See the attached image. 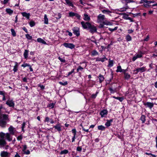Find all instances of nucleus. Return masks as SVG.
Returning <instances> with one entry per match:
<instances>
[{
    "mask_svg": "<svg viewBox=\"0 0 157 157\" xmlns=\"http://www.w3.org/2000/svg\"><path fill=\"white\" fill-rule=\"evenodd\" d=\"M1 118L2 119V120L0 121V126L3 127H5L6 124V121L9 120L8 115L4 114H1Z\"/></svg>",
    "mask_w": 157,
    "mask_h": 157,
    "instance_id": "nucleus-1",
    "label": "nucleus"
},
{
    "mask_svg": "<svg viewBox=\"0 0 157 157\" xmlns=\"http://www.w3.org/2000/svg\"><path fill=\"white\" fill-rule=\"evenodd\" d=\"M6 104L10 107H14L15 105L14 101L12 100H10L9 96H8V100L6 101Z\"/></svg>",
    "mask_w": 157,
    "mask_h": 157,
    "instance_id": "nucleus-2",
    "label": "nucleus"
},
{
    "mask_svg": "<svg viewBox=\"0 0 157 157\" xmlns=\"http://www.w3.org/2000/svg\"><path fill=\"white\" fill-rule=\"evenodd\" d=\"M105 19V15L101 14H100L97 17V22L98 23H103Z\"/></svg>",
    "mask_w": 157,
    "mask_h": 157,
    "instance_id": "nucleus-3",
    "label": "nucleus"
},
{
    "mask_svg": "<svg viewBox=\"0 0 157 157\" xmlns=\"http://www.w3.org/2000/svg\"><path fill=\"white\" fill-rule=\"evenodd\" d=\"M88 29L90 32L91 33H94L97 32V28L96 27L93 25L90 24V25Z\"/></svg>",
    "mask_w": 157,
    "mask_h": 157,
    "instance_id": "nucleus-4",
    "label": "nucleus"
},
{
    "mask_svg": "<svg viewBox=\"0 0 157 157\" xmlns=\"http://www.w3.org/2000/svg\"><path fill=\"white\" fill-rule=\"evenodd\" d=\"M73 33L77 36L80 35L79 29L77 27H74L72 29Z\"/></svg>",
    "mask_w": 157,
    "mask_h": 157,
    "instance_id": "nucleus-5",
    "label": "nucleus"
},
{
    "mask_svg": "<svg viewBox=\"0 0 157 157\" xmlns=\"http://www.w3.org/2000/svg\"><path fill=\"white\" fill-rule=\"evenodd\" d=\"M63 45L66 48L72 49L75 47V45L71 43H64Z\"/></svg>",
    "mask_w": 157,
    "mask_h": 157,
    "instance_id": "nucleus-6",
    "label": "nucleus"
},
{
    "mask_svg": "<svg viewBox=\"0 0 157 157\" xmlns=\"http://www.w3.org/2000/svg\"><path fill=\"white\" fill-rule=\"evenodd\" d=\"M69 16L70 17H73L75 16L78 19H79L80 17V16L78 13L73 12H70L69 13Z\"/></svg>",
    "mask_w": 157,
    "mask_h": 157,
    "instance_id": "nucleus-7",
    "label": "nucleus"
},
{
    "mask_svg": "<svg viewBox=\"0 0 157 157\" xmlns=\"http://www.w3.org/2000/svg\"><path fill=\"white\" fill-rule=\"evenodd\" d=\"M81 24L83 28L85 29H88L89 26L90 25V23L88 22L85 23L84 21H82L81 22Z\"/></svg>",
    "mask_w": 157,
    "mask_h": 157,
    "instance_id": "nucleus-8",
    "label": "nucleus"
},
{
    "mask_svg": "<svg viewBox=\"0 0 157 157\" xmlns=\"http://www.w3.org/2000/svg\"><path fill=\"white\" fill-rule=\"evenodd\" d=\"M65 4L69 6H71L72 7H74L73 2L72 0H65Z\"/></svg>",
    "mask_w": 157,
    "mask_h": 157,
    "instance_id": "nucleus-9",
    "label": "nucleus"
},
{
    "mask_svg": "<svg viewBox=\"0 0 157 157\" xmlns=\"http://www.w3.org/2000/svg\"><path fill=\"white\" fill-rule=\"evenodd\" d=\"M7 143L3 139H0V147H2L6 145Z\"/></svg>",
    "mask_w": 157,
    "mask_h": 157,
    "instance_id": "nucleus-10",
    "label": "nucleus"
},
{
    "mask_svg": "<svg viewBox=\"0 0 157 157\" xmlns=\"http://www.w3.org/2000/svg\"><path fill=\"white\" fill-rule=\"evenodd\" d=\"M101 12L104 14L110 15V13H112V11L109 10L108 9H102L101 10Z\"/></svg>",
    "mask_w": 157,
    "mask_h": 157,
    "instance_id": "nucleus-11",
    "label": "nucleus"
},
{
    "mask_svg": "<svg viewBox=\"0 0 157 157\" xmlns=\"http://www.w3.org/2000/svg\"><path fill=\"white\" fill-rule=\"evenodd\" d=\"M8 130L10 132V134L14 135L15 133V130L14 128L12 126H10Z\"/></svg>",
    "mask_w": 157,
    "mask_h": 157,
    "instance_id": "nucleus-12",
    "label": "nucleus"
},
{
    "mask_svg": "<svg viewBox=\"0 0 157 157\" xmlns=\"http://www.w3.org/2000/svg\"><path fill=\"white\" fill-rule=\"evenodd\" d=\"M140 54H137L133 57L132 59L133 61H135L138 58H140L142 57L143 52H140Z\"/></svg>",
    "mask_w": 157,
    "mask_h": 157,
    "instance_id": "nucleus-13",
    "label": "nucleus"
},
{
    "mask_svg": "<svg viewBox=\"0 0 157 157\" xmlns=\"http://www.w3.org/2000/svg\"><path fill=\"white\" fill-rule=\"evenodd\" d=\"M61 126L60 124L58 123H57L56 125L54 126L53 128H55V129H56L58 131L60 132L61 130Z\"/></svg>",
    "mask_w": 157,
    "mask_h": 157,
    "instance_id": "nucleus-14",
    "label": "nucleus"
},
{
    "mask_svg": "<svg viewBox=\"0 0 157 157\" xmlns=\"http://www.w3.org/2000/svg\"><path fill=\"white\" fill-rule=\"evenodd\" d=\"M142 3H144V6L148 8L149 7L150 5H149V3H148V2H148V1L147 0H142L141 1Z\"/></svg>",
    "mask_w": 157,
    "mask_h": 157,
    "instance_id": "nucleus-15",
    "label": "nucleus"
},
{
    "mask_svg": "<svg viewBox=\"0 0 157 157\" xmlns=\"http://www.w3.org/2000/svg\"><path fill=\"white\" fill-rule=\"evenodd\" d=\"M144 105H145L147 106L150 109H151L154 105V104L151 102H147L146 103H144Z\"/></svg>",
    "mask_w": 157,
    "mask_h": 157,
    "instance_id": "nucleus-16",
    "label": "nucleus"
},
{
    "mask_svg": "<svg viewBox=\"0 0 157 157\" xmlns=\"http://www.w3.org/2000/svg\"><path fill=\"white\" fill-rule=\"evenodd\" d=\"M6 137L7 140L9 141H10L12 140V137L10 136V134L9 133H6Z\"/></svg>",
    "mask_w": 157,
    "mask_h": 157,
    "instance_id": "nucleus-17",
    "label": "nucleus"
},
{
    "mask_svg": "<svg viewBox=\"0 0 157 157\" xmlns=\"http://www.w3.org/2000/svg\"><path fill=\"white\" fill-rule=\"evenodd\" d=\"M146 70L145 67H141L138 68H137V71L141 73L145 71Z\"/></svg>",
    "mask_w": 157,
    "mask_h": 157,
    "instance_id": "nucleus-18",
    "label": "nucleus"
},
{
    "mask_svg": "<svg viewBox=\"0 0 157 157\" xmlns=\"http://www.w3.org/2000/svg\"><path fill=\"white\" fill-rule=\"evenodd\" d=\"M21 14L23 17H26L27 19H29L30 15V13H27L26 12L21 13Z\"/></svg>",
    "mask_w": 157,
    "mask_h": 157,
    "instance_id": "nucleus-19",
    "label": "nucleus"
},
{
    "mask_svg": "<svg viewBox=\"0 0 157 157\" xmlns=\"http://www.w3.org/2000/svg\"><path fill=\"white\" fill-rule=\"evenodd\" d=\"M84 17L83 19L84 20L86 21H89L90 20V17L87 14L85 13L84 14Z\"/></svg>",
    "mask_w": 157,
    "mask_h": 157,
    "instance_id": "nucleus-20",
    "label": "nucleus"
},
{
    "mask_svg": "<svg viewBox=\"0 0 157 157\" xmlns=\"http://www.w3.org/2000/svg\"><path fill=\"white\" fill-rule=\"evenodd\" d=\"M103 23L104 25H113V23L108 20H105V21H104L103 22Z\"/></svg>",
    "mask_w": 157,
    "mask_h": 157,
    "instance_id": "nucleus-21",
    "label": "nucleus"
},
{
    "mask_svg": "<svg viewBox=\"0 0 157 157\" xmlns=\"http://www.w3.org/2000/svg\"><path fill=\"white\" fill-rule=\"evenodd\" d=\"M100 114L101 117H104L107 114V111L106 110H104L100 112Z\"/></svg>",
    "mask_w": 157,
    "mask_h": 157,
    "instance_id": "nucleus-22",
    "label": "nucleus"
},
{
    "mask_svg": "<svg viewBox=\"0 0 157 157\" xmlns=\"http://www.w3.org/2000/svg\"><path fill=\"white\" fill-rule=\"evenodd\" d=\"M126 70L124 71V77L125 79H128L130 77V75L128 73H126Z\"/></svg>",
    "mask_w": 157,
    "mask_h": 157,
    "instance_id": "nucleus-23",
    "label": "nucleus"
},
{
    "mask_svg": "<svg viewBox=\"0 0 157 157\" xmlns=\"http://www.w3.org/2000/svg\"><path fill=\"white\" fill-rule=\"evenodd\" d=\"M8 153L6 151H2L1 153V155L2 157H6L8 156Z\"/></svg>",
    "mask_w": 157,
    "mask_h": 157,
    "instance_id": "nucleus-24",
    "label": "nucleus"
},
{
    "mask_svg": "<svg viewBox=\"0 0 157 157\" xmlns=\"http://www.w3.org/2000/svg\"><path fill=\"white\" fill-rule=\"evenodd\" d=\"M126 70L122 69L121 66H118L117 67V69L116 70L117 72H121L124 73V71Z\"/></svg>",
    "mask_w": 157,
    "mask_h": 157,
    "instance_id": "nucleus-25",
    "label": "nucleus"
},
{
    "mask_svg": "<svg viewBox=\"0 0 157 157\" xmlns=\"http://www.w3.org/2000/svg\"><path fill=\"white\" fill-rule=\"evenodd\" d=\"M37 41L38 42L41 43L43 44H46V42L41 38H38L37 39Z\"/></svg>",
    "mask_w": 157,
    "mask_h": 157,
    "instance_id": "nucleus-26",
    "label": "nucleus"
},
{
    "mask_svg": "<svg viewBox=\"0 0 157 157\" xmlns=\"http://www.w3.org/2000/svg\"><path fill=\"white\" fill-rule=\"evenodd\" d=\"M44 23L46 24H48V19L47 18V16L46 14H45L44 15Z\"/></svg>",
    "mask_w": 157,
    "mask_h": 157,
    "instance_id": "nucleus-27",
    "label": "nucleus"
},
{
    "mask_svg": "<svg viewBox=\"0 0 157 157\" xmlns=\"http://www.w3.org/2000/svg\"><path fill=\"white\" fill-rule=\"evenodd\" d=\"M6 11L7 13L10 15L13 12V10L10 9H6Z\"/></svg>",
    "mask_w": 157,
    "mask_h": 157,
    "instance_id": "nucleus-28",
    "label": "nucleus"
},
{
    "mask_svg": "<svg viewBox=\"0 0 157 157\" xmlns=\"http://www.w3.org/2000/svg\"><path fill=\"white\" fill-rule=\"evenodd\" d=\"M2 100L5 101L6 100V99L9 96L6 93H5L4 94L2 95Z\"/></svg>",
    "mask_w": 157,
    "mask_h": 157,
    "instance_id": "nucleus-29",
    "label": "nucleus"
},
{
    "mask_svg": "<svg viewBox=\"0 0 157 157\" xmlns=\"http://www.w3.org/2000/svg\"><path fill=\"white\" fill-rule=\"evenodd\" d=\"M15 65L14 66L13 71L14 72H16L17 71V67H18V63L17 62H15Z\"/></svg>",
    "mask_w": 157,
    "mask_h": 157,
    "instance_id": "nucleus-30",
    "label": "nucleus"
},
{
    "mask_svg": "<svg viewBox=\"0 0 157 157\" xmlns=\"http://www.w3.org/2000/svg\"><path fill=\"white\" fill-rule=\"evenodd\" d=\"M80 125L81 126V127H82L83 130L86 132H89V129H86L85 128H86V127L88 126L87 125H85V126H84V127L83 126L82 124H81Z\"/></svg>",
    "mask_w": 157,
    "mask_h": 157,
    "instance_id": "nucleus-31",
    "label": "nucleus"
},
{
    "mask_svg": "<svg viewBox=\"0 0 157 157\" xmlns=\"http://www.w3.org/2000/svg\"><path fill=\"white\" fill-rule=\"evenodd\" d=\"M113 98H115L116 99H117V100H118L121 102L124 99V98L123 97H116L114 96H113Z\"/></svg>",
    "mask_w": 157,
    "mask_h": 157,
    "instance_id": "nucleus-32",
    "label": "nucleus"
},
{
    "mask_svg": "<svg viewBox=\"0 0 157 157\" xmlns=\"http://www.w3.org/2000/svg\"><path fill=\"white\" fill-rule=\"evenodd\" d=\"M29 51L27 50H25V52L24 54V57L26 59L28 57V54Z\"/></svg>",
    "mask_w": 157,
    "mask_h": 157,
    "instance_id": "nucleus-33",
    "label": "nucleus"
},
{
    "mask_svg": "<svg viewBox=\"0 0 157 157\" xmlns=\"http://www.w3.org/2000/svg\"><path fill=\"white\" fill-rule=\"evenodd\" d=\"M104 77L103 76L100 75L99 76V79L100 82H101L104 80Z\"/></svg>",
    "mask_w": 157,
    "mask_h": 157,
    "instance_id": "nucleus-34",
    "label": "nucleus"
},
{
    "mask_svg": "<svg viewBox=\"0 0 157 157\" xmlns=\"http://www.w3.org/2000/svg\"><path fill=\"white\" fill-rule=\"evenodd\" d=\"M92 55L93 56H95L98 55V52L96 50H94L91 52Z\"/></svg>",
    "mask_w": 157,
    "mask_h": 157,
    "instance_id": "nucleus-35",
    "label": "nucleus"
},
{
    "mask_svg": "<svg viewBox=\"0 0 157 157\" xmlns=\"http://www.w3.org/2000/svg\"><path fill=\"white\" fill-rule=\"evenodd\" d=\"M98 129L99 130H104L105 129V127L102 125H100L98 126Z\"/></svg>",
    "mask_w": 157,
    "mask_h": 157,
    "instance_id": "nucleus-36",
    "label": "nucleus"
},
{
    "mask_svg": "<svg viewBox=\"0 0 157 157\" xmlns=\"http://www.w3.org/2000/svg\"><path fill=\"white\" fill-rule=\"evenodd\" d=\"M126 39L127 41H130L132 40V37L129 35L126 36Z\"/></svg>",
    "mask_w": 157,
    "mask_h": 157,
    "instance_id": "nucleus-37",
    "label": "nucleus"
},
{
    "mask_svg": "<svg viewBox=\"0 0 157 157\" xmlns=\"http://www.w3.org/2000/svg\"><path fill=\"white\" fill-rule=\"evenodd\" d=\"M112 121V120H111L110 121H108L105 123V125L107 127H109L110 125V123Z\"/></svg>",
    "mask_w": 157,
    "mask_h": 157,
    "instance_id": "nucleus-38",
    "label": "nucleus"
},
{
    "mask_svg": "<svg viewBox=\"0 0 157 157\" xmlns=\"http://www.w3.org/2000/svg\"><path fill=\"white\" fill-rule=\"evenodd\" d=\"M128 7H127L125 8H123L120 9L119 11H126V10L127 9H128Z\"/></svg>",
    "mask_w": 157,
    "mask_h": 157,
    "instance_id": "nucleus-39",
    "label": "nucleus"
},
{
    "mask_svg": "<svg viewBox=\"0 0 157 157\" xmlns=\"http://www.w3.org/2000/svg\"><path fill=\"white\" fill-rule=\"evenodd\" d=\"M141 120L143 123H144L145 121V117L144 115H142L141 117Z\"/></svg>",
    "mask_w": 157,
    "mask_h": 157,
    "instance_id": "nucleus-40",
    "label": "nucleus"
},
{
    "mask_svg": "<svg viewBox=\"0 0 157 157\" xmlns=\"http://www.w3.org/2000/svg\"><path fill=\"white\" fill-rule=\"evenodd\" d=\"M68 151L67 150H65L63 151H61L60 154H66L68 153Z\"/></svg>",
    "mask_w": 157,
    "mask_h": 157,
    "instance_id": "nucleus-41",
    "label": "nucleus"
},
{
    "mask_svg": "<svg viewBox=\"0 0 157 157\" xmlns=\"http://www.w3.org/2000/svg\"><path fill=\"white\" fill-rule=\"evenodd\" d=\"M123 2L126 3L133 2L134 1L132 0H122Z\"/></svg>",
    "mask_w": 157,
    "mask_h": 157,
    "instance_id": "nucleus-42",
    "label": "nucleus"
},
{
    "mask_svg": "<svg viewBox=\"0 0 157 157\" xmlns=\"http://www.w3.org/2000/svg\"><path fill=\"white\" fill-rule=\"evenodd\" d=\"M35 25V23L34 21H31L29 23V25L31 27L34 26Z\"/></svg>",
    "mask_w": 157,
    "mask_h": 157,
    "instance_id": "nucleus-43",
    "label": "nucleus"
},
{
    "mask_svg": "<svg viewBox=\"0 0 157 157\" xmlns=\"http://www.w3.org/2000/svg\"><path fill=\"white\" fill-rule=\"evenodd\" d=\"M117 29H118V27H116L114 29H111L110 28H109V31H111V32H112L113 31L117 30Z\"/></svg>",
    "mask_w": 157,
    "mask_h": 157,
    "instance_id": "nucleus-44",
    "label": "nucleus"
},
{
    "mask_svg": "<svg viewBox=\"0 0 157 157\" xmlns=\"http://www.w3.org/2000/svg\"><path fill=\"white\" fill-rule=\"evenodd\" d=\"M11 31L12 35L14 36H16V33L15 30L13 29H11Z\"/></svg>",
    "mask_w": 157,
    "mask_h": 157,
    "instance_id": "nucleus-45",
    "label": "nucleus"
},
{
    "mask_svg": "<svg viewBox=\"0 0 157 157\" xmlns=\"http://www.w3.org/2000/svg\"><path fill=\"white\" fill-rule=\"evenodd\" d=\"M109 90L110 91L111 93H114L116 91V89H115L113 90L112 88H109Z\"/></svg>",
    "mask_w": 157,
    "mask_h": 157,
    "instance_id": "nucleus-46",
    "label": "nucleus"
},
{
    "mask_svg": "<svg viewBox=\"0 0 157 157\" xmlns=\"http://www.w3.org/2000/svg\"><path fill=\"white\" fill-rule=\"evenodd\" d=\"M125 16H126L127 17V18H126V19L129 20H130V21L131 22H133V20H132V19L131 18L128 17V15L125 14Z\"/></svg>",
    "mask_w": 157,
    "mask_h": 157,
    "instance_id": "nucleus-47",
    "label": "nucleus"
},
{
    "mask_svg": "<svg viewBox=\"0 0 157 157\" xmlns=\"http://www.w3.org/2000/svg\"><path fill=\"white\" fill-rule=\"evenodd\" d=\"M5 136H6V134L2 132H1L0 133V136L1 139H3L4 137Z\"/></svg>",
    "mask_w": 157,
    "mask_h": 157,
    "instance_id": "nucleus-48",
    "label": "nucleus"
},
{
    "mask_svg": "<svg viewBox=\"0 0 157 157\" xmlns=\"http://www.w3.org/2000/svg\"><path fill=\"white\" fill-rule=\"evenodd\" d=\"M83 69V68L81 66H79L77 69V71L78 72L79 71H82Z\"/></svg>",
    "mask_w": 157,
    "mask_h": 157,
    "instance_id": "nucleus-49",
    "label": "nucleus"
},
{
    "mask_svg": "<svg viewBox=\"0 0 157 157\" xmlns=\"http://www.w3.org/2000/svg\"><path fill=\"white\" fill-rule=\"evenodd\" d=\"M55 105V104L53 103H50L48 105V107L51 108H53Z\"/></svg>",
    "mask_w": 157,
    "mask_h": 157,
    "instance_id": "nucleus-50",
    "label": "nucleus"
},
{
    "mask_svg": "<svg viewBox=\"0 0 157 157\" xmlns=\"http://www.w3.org/2000/svg\"><path fill=\"white\" fill-rule=\"evenodd\" d=\"M30 65L26 63H24L23 64L21 65V67H29L30 66Z\"/></svg>",
    "mask_w": 157,
    "mask_h": 157,
    "instance_id": "nucleus-51",
    "label": "nucleus"
},
{
    "mask_svg": "<svg viewBox=\"0 0 157 157\" xmlns=\"http://www.w3.org/2000/svg\"><path fill=\"white\" fill-rule=\"evenodd\" d=\"M26 38L29 40H31L32 37V36L29 35V34H27L26 35Z\"/></svg>",
    "mask_w": 157,
    "mask_h": 157,
    "instance_id": "nucleus-52",
    "label": "nucleus"
},
{
    "mask_svg": "<svg viewBox=\"0 0 157 157\" xmlns=\"http://www.w3.org/2000/svg\"><path fill=\"white\" fill-rule=\"evenodd\" d=\"M22 146L23 147V149H22V151L23 152L25 151L26 150V148H27V146L25 145H23Z\"/></svg>",
    "mask_w": 157,
    "mask_h": 157,
    "instance_id": "nucleus-53",
    "label": "nucleus"
},
{
    "mask_svg": "<svg viewBox=\"0 0 157 157\" xmlns=\"http://www.w3.org/2000/svg\"><path fill=\"white\" fill-rule=\"evenodd\" d=\"M113 65V61H109V66L110 67H112Z\"/></svg>",
    "mask_w": 157,
    "mask_h": 157,
    "instance_id": "nucleus-54",
    "label": "nucleus"
},
{
    "mask_svg": "<svg viewBox=\"0 0 157 157\" xmlns=\"http://www.w3.org/2000/svg\"><path fill=\"white\" fill-rule=\"evenodd\" d=\"M24 153L26 155H29L30 154V151L29 150H27V151H23Z\"/></svg>",
    "mask_w": 157,
    "mask_h": 157,
    "instance_id": "nucleus-55",
    "label": "nucleus"
},
{
    "mask_svg": "<svg viewBox=\"0 0 157 157\" xmlns=\"http://www.w3.org/2000/svg\"><path fill=\"white\" fill-rule=\"evenodd\" d=\"M59 83L61 84V85H63V86H65V85H67V82H64L63 83L62 82H59Z\"/></svg>",
    "mask_w": 157,
    "mask_h": 157,
    "instance_id": "nucleus-56",
    "label": "nucleus"
},
{
    "mask_svg": "<svg viewBox=\"0 0 157 157\" xmlns=\"http://www.w3.org/2000/svg\"><path fill=\"white\" fill-rule=\"evenodd\" d=\"M82 148L81 147H78L77 148V150L78 151H81L82 150Z\"/></svg>",
    "mask_w": 157,
    "mask_h": 157,
    "instance_id": "nucleus-57",
    "label": "nucleus"
},
{
    "mask_svg": "<svg viewBox=\"0 0 157 157\" xmlns=\"http://www.w3.org/2000/svg\"><path fill=\"white\" fill-rule=\"evenodd\" d=\"M17 140H21L22 139V135H20L19 136H18L17 137Z\"/></svg>",
    "mask_w": 157,
    "mask_h": 157,
    "instance_id": "nucleus-58",
    "label": "nucleus"
},
{
    "mask_svg": "<svg viewBox=\"0 0 157 157\" xmlns=\"http://www.w3.org/2000/svg\"><path fill=\"white\" fill-rule=\"evenodd\" d=\"M74 70L73 69L71 72H69L68 73L67 76H69L70 75H71V74H72L74 72Z\"/></svg>",
    "mask_w": 157,
    "mask_h": 157,
    "instance_id": "nucleus-59",
    "label": "nucleus"
},
{
    "mask_svg": "<svg viewBox=\"0 0 157 157\" xmlns=\"http://www.w3.org/2000/svg\"><path fill=\"white\" fill-rule=\"evenodd\" d=\"M97 94H98V93L97 92L96 94H92L91 95L92 98H95L97 96Z\"/></svg>",
    "mask_w": 157,
    "mask_h": 157,
    "instance_id": "nucleus-60",
    "label": "nucleus"
},
{
    "mask_svg": "<svg viewBox=\"0 0 157 157\" xmlns=\"http://www.w3.org/2000/svg\"><path fill=\"white\" fill-rule=\"evenodd\" d=\"M49 120H50V119L48 117H46L45 118V121L48 122V121H49Z\"/></svg>",
    "mask_w": 157,
    "mask_h": 157,
    "instance_id": "nucleus-61",
    "label": "nucleus"
},
{
    "mask_svg": "<svg viewBox=\"0 0 157 157\" xmlns=\"http://www.w3.org/2000/svg\"><path fill=\"white\" fill-rule=\"evenodd\" d=\"M149 38V37L148 35L147 36L146 38L144 39V40L145 41H147Z\"/></svg>",
    "mask_w": 157,
    "mask_h": 157,
    "instance_id": "nucleus-62",
    "label": "nucleus"
},
{
    "mask_svg": "<svg viewBox=\"0 0 157 157\" xmlns=\"http://www.w3.org/2000/svg\"><path fill=\"white\" fill-rule=\"evenodd\" d=\"M67 32L68 33V35L70 36H71L72 35V34L71 33L69 32V31H67Z\"/></svg>",
    "mask_w": 157,
    "mask_h": 157,
    "instance_id": "nucleus-63",
    "label": "nucleus"
},
{
    "mask_svg": "<svg viewBox=\"0 0 157 157\" xmlns=\"http://www.w3.org/2000/svg\"><path fill=\"white\" fill-rule=\"evenodd\" d=\"M71 132L73 134L76 133V130L75 129H72L71 131Z\"/></svg>",
    "mask_w": 157,
    "mask_h": 157,
    "instance_id": "nucleus-64",
    "label": "nucleus"
}]
</instances>
